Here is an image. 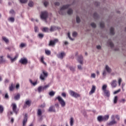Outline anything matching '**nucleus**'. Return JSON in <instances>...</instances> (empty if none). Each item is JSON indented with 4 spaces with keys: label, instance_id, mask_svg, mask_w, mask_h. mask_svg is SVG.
Returning a JSON list of instances; mask_svg holds the SVG:
<instances>
[{
    "label": "nucleus",
    "instance_id": "obj_41",
    "mask_svg": "<svg viewBox=\"0 0 126 126\" xmlns=\"http://www.w3.org/2000/svg\"><path fill=\"white\" fill-rule=\"evenodd\" d=\"M28 1V0H20L21 3H26Z\"/></svg>",
    "mask_w": 126,
    "mask_h": 126
},
{
    "label": "nucleus",
    "instance_id": "obj_19",
    "mask_svg": "<svg viewBox=\"0 0 126 126\" xmlns=\"http://www.w3.org/2000/svg\"><path fill=\"white\" fill-rule=\"evenodd\" d=\"M44 59L45 58H44V56H42L40 59V62L42 63H43L45 65H47V63L44 61Z\"/></svg>",
    "mask_w": 126,
    "mask_h": 126
},
{
    "label": "nucleus",
    "instance_id": "obj_23",
    "mask_svg": "<svg viewBox=\"0 0 126 126\" xmlns=\"http://www.w3.org/2000/svg\"><path fill=\"white\" fill-rule=\"evenodd\" d=\"M56 30H57L56 26H51L50 31H51V32H53L54 31H56Z\"/></svg>",
    "mask_w": 126,
    "mask_h": 126
},
{
    "label": "nucleus",
    "instance_id": "obj_35",
    "mask_svg": "<svg viewBox=\"0 0 126 126\" xmlns=\"http://www.w3.org/2000/svg\"><path fill=\"white\" fill-rule=\"evenodd\" d=\"M10 91H13L14 87H13V84H12L9 88Z\"/></svg>",
    "mask_w": 126,
    "mask_h": 126
},
{
    "label": "nucleus",
    "instance_id": "obj_58",
    "mask_svg": "<svg viewBox=\"0 0 126 126\" xmlns=\"http://www.w3.org/2000/svg\"><path fill=\"white\" fill-rule=\"evenodd\" d=\"M69 69L70 70H71V71H74V69L75 68L73 67H69Z\"/></svg>",
    "mask_w": 126,
    "mask_h": 126
},
{
    "label": "nucleus",
    "instance_id": "obj_28",
    "mask_svg": "<svg viewBox=\"0 0 126 126\" xmlns=\"http://www.w3.org/2000/svg\"><path fill=\"white\" fill-rule=\"evenodd\" d=\"M5 63V60L3 59V57H0V63Z\"/></svg>",
    "mask_w": 126,
    "mask_h": 126
},
{
    "label": "nucleus",
    "instance_id": "obj_49",
    "mask_svg": "<svg viewBox=\"0 0 126 126\" xmlns=\"http://www.w3.org/2000/svg\"><path fill=\"white\" fill-rule=\"evenodd\" d=\"M26 44L25 43H21L20 45V48H24L25 47Z\"/></svg>",
    "mask_w": 126,
    "mask_h": 126
},
{
    "label": "nucleus",
    "instance_id": "obj_32",
    "mask_svg": "<svg viewBox=\"0 0 126 126\" xmlns=\"http://www.w3.org/2000/svg\"><path fill=\"white\" fill-rule=\"evenodd\" d=\"M72 12H73V11H72V9H69L67 11V14H68L69 15H70V14H72Z\"/></svg>",
    "mask_w": 126,
    "mask_h": 126
},
{
    "label": "nucleus",
    "instance_id": "obj_54",
    "mask_svg": "<svg viewBox=\"0 0 126 126\" xmlns=\"http://www.w3.org/2000/svg\"><path fill=\"white\" fill-rule=\"evenodd\" d=\"M118 83L119 86H121V84L122 83V78H120L118 81Z\"/></svg>",
    "mask_w": 126,
    "mask_h": 126
},
{
    "label": "nucleus",
    "instance_id": "obj_57",
    "mask_svg": "<svg viewBox=\"0 0 126 126\" xmlns=\"http://www.w3.org/2000/svg\"><path fill=\"white\" fill-rule=\"evenodd\" d=\"M120 102H121V103H125V102H126V99H125V98H123V99H121V100H120Z\"/></svg>",
    "mask_w": 126,
    "mask_h": 126
},
{
    "label": "nucleus",
    "instance_id": "obj_14",
    "mask_svg": "<svg viewBox=\"0 0 126 126\" xmlns=\"http://www.w3.org/2000/svg\"><path fill=\"white\" fill-rule=\"evenodd\" d=\"M78 61L81 64H82L83 63V57L82 55H80L78 57Z\"/></svg>",
    "mask_w": 126,
    "mask_h": 126
},
{
    "label": "nucleus",
    "instance_id": "obj_1",
    "mask_svg": "<svg viewBox=\"0 0 126 126\" xmlns=\"http://www.w3.org/2000/svg\"><path fill=\"white\" fill-rule=\"evenodd\" d=\"M108 87V86L106 84H104L102 86V90L104 93V96H106V97H109L110 95V91L108 90H107V88Z\"/></svg>",
    "mask_w": 126,
    "mask_h": 126
},
{
    "label": "nucleus",
    "instance_id": "obj_44",
    "mask_svg": "<svg viewBox=\"0 0 126 126\" xmlns=\"http://www.w3.org/2000/svg\"><path fill=\"white\" fill-rule=\"evenodd\" d=\"M76 22L77 23H79V22H80V18H79V17H78V16H76Z\"/></svg>",
    "mask_w": 126,
    "mask_h": 126
},
{
    "label": "nucleus",
    "instance_id": "obj_63",
    "mask_svg": "<svg viewBox=\"0 0 126 126\" xmlns=\"http://www.w3.org/2000/svg\"><path fill=\"white\" fill-rule=\"evenodd\" d=\"M5 98L6 99H8V94H5Z\"/></svg>",
    "mask_w": 126,
    "mask_h": 126
},
{
    "label": "nucleus",
    "instance_id": "obj_47",
    "mask_svg": "<svg viewBox=\"0 0 126 126\" xmlns=\"http://www.w3.org/2000/svg\"><path fill=\"white\" fill-rule=\"evenodd\" d=\"M72 36L73 37H76V36H77V32H73L72 33Z\"/></svg>",
    "mask_w": 126,
    "mask_h": 126
},
{
    "label": "nucleus",
    "instance_id": "obj_5",
    "mask_svg": "<svg viewBox=\"0 0 126 126\" xmlns=\"http://www.w3.org/2000/svg\"><path fill=\"white\" fill-rule=\"evenodd\" d=\"M69 93L72 97H74V98H78L80 97V94L76 92H74L73 91H69Z\"/></svg>",
    "mask_w": 126,
    "mask_h": 126
},
{
    "label": "nucleus",
    "instance_id": "obj_51",
    "mask_svg": "<svg viewBox=\"0 0 126 126\" xmlns=\"http://www.w3.org/2000/svg\"><path fill=\"white\" fill-rule=\"evenodd\" d=\"M10 13L11 14H15V12L13 10V9H11L10 11Z\"/></svg>",
    "mask_w": 126,
    "mask_h": 126
},
{
    "label": "nucleus",
    "instance_id": "obj_39",
    "mask_svg": "<svg viewBox=\"0 0 126 126\" xmlns=\"http://www.w3.org/2000/svg\"><path fill=\"white\" fill-rule=\"evenodd\" d=\"M30 83L32 84V85H33V86H35V85H36L37 84V81L33 82V81H32V80H30Z\"/></svg>",
    "mask_w": 126,
    "mask_h": 126
},
{
    "label": "nucleus",
    "instance_id": "obj_33",
    "mask_svg": "<svg viewBox=\"0 0 126 126\" xmlns=\"http://www.w3.org/2000/svg\"><path fill=\"white\" fill-rule=\"evenodd\" d=\"M34 4V3L32 1H30L29 2V6H30V7H32Z\"/></svg>",
    "mask_w": 126,
    "mask_h": 126
},
{
    "label": "nucleus",
    "instance_id": "obj_55",
    "mask_svg": "<svg viewBox=\"0 0 126 126\" xmlns=\"http://www.w3.org/2000/svg\"><path fill=\"white\" fill-rule=\"evenodd\" d=\"M38 31H39V29L38 28V27H34L35 32H38Z\"/></svg>",
    "mask_w": 126,
    "mask_h": 126
},
{
    "label": "nucleus",
    "instance_id": "obj_6",
    "mask_svg": "<svg viewBox=\"0 0 126 126\" xmlns=\"http://www.w3.org/2000/svg\"><path fill=\"white\" fill-rule=\"evenodd\" d=\"M59 42V39H55L54 40H51L50 41L49 43V46L50 47H54V46L57 44V43Z\"/></svg>",
    "mask_w": 126,
    "mask_h": 126
},
{
    "label": "nucleus",
    "instance_id": "obj_40",
    "mask_svg": "<svg viewBox=\"0 0 126 126\" xmlns=\"http://www.w3.org/2000/svg\"><path fill=\"white\" fill-rule=\"evenodd\" d=\"M100 26L101 28H104V27H105V24L104 23V22L100 23Z\"/></svg>",
    "mask_w": 126,
    "mask_h": 126
},
{
    "label": "nucleus",
    "instance_id": "obj_13",
    "mask_svg": "<svg viewBox=\"0 0 126 126\" xmlns=\"http://www.w3.org/2000/svg\"><path fill=\"white\" fill-rule=\"evenodd\" d=\"M95 90H96V87L94 85H93L92 90L89 93L90 95H91L93 94V93H94Z\"/></svg>",
    "mask_w": 126,
    "mask_h": 126
},
{
    "label": "nucleus",
    "instance_id": "obj_8",
    "mask_svg": "<svg viewBox=\"0 0 126 126\" xmlns=\"http://www.w3.org/2000/svg\"><path fill=\"white\" fill-rule=\"evenodd\" d=\"M41 19H47L48 17V12L47 11L42 12L40 15Z\"/></svg>",
    "mask_w": 126,
    "mask_h": 126
},
{
    "label": "nucleus",
    "instance_id": "obj_37",
    "mask_svg": "<svg viewBox=\"0 0 126 126\" xmlns=\"http://www.w3.org/2000/svg\"><path fill=\"white\" fill-rule=\"evenodd\" d=\"M48 111H49V112H55V110H54V107L51 106L49 108Z\"/></svg>",
    "mask_w": 126,
    "mask_h": 126
},
{
    "label": "nucleus",
    "instance_id": "obj_48",
    "mask_svg": "<svg viewBox=\"0 0 126 126\" xmlns=\"http://www.w3.org/2000/svg\"><path fill=\"white\" fill-rule=\"evenodd\" d=\"M49 4V2H48V1H44V5L45 6V7H47L48 6V5Z\"/></svg>",
    "mask_w": 126,
    "mask_h": 126
},
{
    "label": "nucleus",
    "instance_id": "obj_22",
    "mask_svg": "<svg viewBox=\"0 0 126 126\" xmlns=\"http://www.w3.org/2000/svg\"><path fill=\"white\" fill-rule=\"evenodd\" d=\"M107 44L110 46L111 48L114 47V43H113V42H112L111 40H109L108 41Z\"/></svg>",
    "mask_w": 126,
    "mask_h": 126
},
{
    "label": "nucleus",
    "instance_id": "obj_38",
    "mask_svg": "<svg viewBox=\"0 0 126 126\" xmlns=\"http://www.w3.org/2000/svg\"><path fill=\"white\" fill-rule=\"evenodd\" d=\"M45 54L47 55V56H50L51 55V51L50 50H45Z\"/></svg>",
    "mask_w": 126,
    "mask_h": 126
},
{
    "label": "nucleus",
    "instance_id": "obj_20",
    "mask_svg": "<svg viewBox=\"0 0 126 126\" xmlns=\"http://www.w3.org/2000/svg\"><path fill=\"white\" fill-rule=\"evenodd\" d=\"M37 114L38 117H41V116H42V110H41V109H38L37 110Z\"/></svg>",
    "mask_w": 126,
    "mask_h": 126
},
{
    "label": "nucleus",
    "instance_id": "obj_50",
    "mask_svg": "<svg viewBox=\"0 0 126 126\" xmlns=\"http://www.w3.org/2000/svg\"><path fill=\"white\" fill-rule=\"evenodd\" d=\"M91 77L92 78H95L96 77V74L95 73H92L91 74Z\"/></svg>",
    "mask_w": 126,
    "mask_h": 126
},
{
    "label": "nucleus",
    "instance_id": "obj_17",
    "mask_svg": "<svg viewBox=\"0 0 126 126\" xmlns=\"http://www.w3.org/2000/svg\"><path fill=\"white\" fill-rule=\"evenodd\" d=\"M116 124H117V122L115 120H113L109 123H107V126H113L114 125H116Z\"/></svg>",
    "mask_w": 126,
    "mask_h": 126
},
{
    "label": "nucleus",
    "instance_id": "obj_31",
    "mask_svg": "<svg viewBox=\"0 0 126 126\" xmlns=\"http://www.w3.org/2000/svg\"><path fill=\"white\" fill-rule=\"evenodd\" d=\"M70 125L71 126H73V118L71 117L70 119Z\"/></svg>",
    "mask_w": 126,
    "mask_h": 126
},
{
    "label": "nucleus",
    "instance_id": "obj_59",
    "mask_svg": "<svg viewBox=\"0 0 126 126\" xmlns=\"http://www.w3.org/2000/svg\"><path fill=\"white\" fill-rule=\"evenodd\" d=\"M94 18H96V17H98V14H97V13H94Z\"/></svg>",
    "mask_w": 126,
    "mask_h": 126
},
{
    "label": "nucleus",
    "instance_id": "obj_9",
    "mask_svg": "<svg viewBox=\"0 0 126 126\" xmlns=\"http://www.w3.org/2000/svg\"><path fill=\"white\" fill-rule=\"evenodd\" d=\"M19 62L20 63H22V64H27L28 63V60L26 59V58H22L20 61Z\"/></svg>",
    "mask_w": 126,
    "mask_h": 126
},
{
    "label": "nucleus",
    "instance_id": "obj_36",
    "mask_svg": "<svg viewBox=\"0 0 126 126\" xmlns=\"http://www.w3.org/2000/svg\"><path fill=\"white\" fill-rule=\"evenodd\" d=\"M31 104V101L30 100H27L26 101V105H27L29 107H30V105Z\"/></svg>",
    "mask_w": 126,
    "mask_h": 126
},
{
    "label": "nucleus",
    "instance_id": "obj_18",
    "mask_svg": "<svg viewBox=\"0 0 126 126\" xmlns=\"http://www.w3.org/2000/svg\"><path fill=\"white\" fill-rule=\"evenodd\" d=\"M2 40L5 42L6 44H8L9 43V40L7 39V38L5 37H2Z\"/></svg>",
    "mask_w": 126,
    "mask_h": 126
},
{
    "label": "nucleus",
    "instance_id": "obj_45",
    "mask_svg": "<svg viewBox=\"0 0 126 126\" xmlns=\"http://www.w3.org/2000/svg\"><path fill=\"white\" fill-rule=\"evenodd\" d=\"M92 27H93V28H95L96 27V24L94 23H92L91 24Z\"/></svg>",
    "mask_w": 126,
    "mask_h": 126
},
{
    "label": "nucleus",
    "instance_id": "obj_12",
    "mask_svg": "<svg viewBox=\"0 0 126 126\" xmlns=\"http://www.w3.org/2000/svg\"><path fill=\"white\" fill-rule=\"evenodd\" d=\"M27 120H28L27 114H26L25 115V117H24V119L23 121V126H26V124L27 123Z\"/></svg>",
    "mask_w": 126,
    "mask_h": 126
},
{
    "label": "nucleus",
    "instance_id": "obj_21",
    "mask_svg": "<svg viewBox=\"0 0 126 126\" xmlns=\"http://www.w3.org/2000/svg\"><path fill=\"white\" fill-rule=\"evenodd\" d=\"M19 56V55L18 54H17L14 58H11V61L12 63H13V62H14L15 61H16V59H17V58H18Z\"/></svg>",
    "mask_w": 126,
    "mask_h": 126
},
{
    "label": "nucleus",
    "instance_id": "obj_29",
    "mask_svg": "<svg viewBox=\"0 0 126 126\" xmlns=\"http://www.w3.org/2000/svg\"><path fill=\"white\" fill-rule=\"evenodd\" d=\"M55 94H56V93L54 91H51L49 93V96H55Z\"/></svg>",
    "mask_w": 126,
    "mask_h": 126
},
{
    "label": "nucleus",
    "instance_id": "obj_24",
    "mask_svg": "<svg viewBox=\"0 0 126 126\" xmlns=\"http://www.w3.org/2000/svg\"><path fill=\"white\" fill-rule=\"evenodd\" d=\"M105 69H106V71H107V72H108L109 73H110V72L111 71V68H109V66H108V65H106Z\"/></svg>",
    "mask_w": 126,
    "mask_h": 126
},
{
    "label": "nucleus",
    "instance_id": "obj_26",
    "mask_svg": "<svg viewBox=\"0 0 126 126\" xmlns=\"http://www.w3.org/2000/svg\"><path fill=\"white\" fill-rule=\"evenodd\" d=\"M97 121H99V122H103V116H98Z\"/></svg>",
    "mask_w": 126,
    "mask_h": 126
},
{
    "label": "nucleus",
    "instance_id": "obj_7",
    "mask_svg": "<svg viewBox=\"0 0 126 126\" xmlns=\"http://www.w3.org/2000/svg\"><path fill=\"white\" fill-rule=\"evenodd\" d=\"M70 5L67 4L63 5L60 9V10L59 11V14H62V15H63V10H64V9H66L69 7Z\"/></svg>",
    "mask_w": 126,
    "mask_h": 126
},
{
    "label": "nucleus",
    "instance_id": "obj_53",
    "mask_svg": "<svg viewBox=\"0 0 126 126\" xmlns=\"http://www.w3.org/2000/svg\"><path fill=\"white\" fill-rule=\"evenodd\" d=\"M62 97L65 98V97H66V94H65V93H63L62 94Z\"/></svg>",
    "mask_w": 126,
    "mask_h": 126
},
{
    "label": "nucleus",
    "instance_id": "obj_27",
    "mask_svg": "<svg viewBox=\"0 0 126 126\" xmlns=\"http://www.w3.org/2000/svg\"><path fill=\"white\" fill-rule=\"evenodd\" d=\"M8 21H10V22L13 23L15 21V19H14V17H9L8 19Z\"/></svg>",
    "mask_w": 126,
    "mask_h": 126
},
{
    "label": "nucleus",
    "instance_id": "obj_10",
    "mask_svg": "<svg viewBox=\"0 0 126 126\" xmlns=\"http://www.w3.org/2000/svg\"><path fill=\"white\" fill-rule=\"evenodd\" d=\"M12 110L14 113H15L16 115H17V106L15 103H12Z\"/></svg>",
    "mask_w": 126,
    "mask_h": 126
},
{
    "label": "nucleus",
    "instance_id": "obj_61",
    "mask_svg": "<svg viewBox=\"0 0 126 126\" xmlns=\"http://www.w3.org/2000/svg\"><path fill=\"white\" fill-rule=\"evenodd\" d=\"M20 87V85H19V84H18L16 85V89H18V88H19Z\"/></svg>",
    "mask_w": 126,
    "mask_h": 126
},
{
    "label": "nucleus",
    "instance_id": "obj_64",
    "mask_svg": "<svg viewBox=\"0 0 126 126\" xmlns=\"http://www.w3.org/2000/svg\"><path fill=\"white\" fill-rule=\"evenodd\" d=\"M54 4L55 5H60V2H56L55 3H54Z\"/></svg>",
    "mask_w": 126,
    "mask_h": 126
},
{
    "label": "nucleus",
    "instance_id": "obj_56",
    "mask_svg": "<svg viewBox=\"0 0 126 126\" xmlns=\"http://www.w3.org/2000/svg\"><path fill=\"white\" fill-rule=\"evenodd\" d=\"M3 106H0V113H3Z\"/></svg>",
    "mask_w": 126,
    "mask_h": 126
},
{
    "label": "nucleus",
    "instance_id": "obj_42",
    "mask_svg": "<svg viewBox=\"0 0 126 126\" xmlns=\"http://www.w3.org/2000/svg\"><path fill=\"white\" fill-rule=\"evenodd\" d=\"M67 36L69 39H70V40H71V41H73L74 39L70 36V33L68 32Z\"/></svg>",
    "mask_w": 126,
    "mask_h": 126
},
{
    "label": "nucleus",
    "instance_id": "obj_2",
    "mask_svg": "<svg viewBox=\"0 0 126 126\" xmlns=\"http://www.w3.org/2000/svg\"><path fill=\"white\" fill-rule=\"evenodd\" d=\"M48 75L49 74L47 71L42 70V73L40 74L39 78L41 79V80H45V78H47Z\"/></svg>",
    "mask_w": 126,
    "mask_h": 126
},
{
    "label": "nucleus",
    "instance_id": "obj_3",
    "mask_svg": "<svg viewBox=\"0 0 126 126\" xmlns=\"http://www.w3.org/2000/svg\"><path fill=\"white\" fill-rule=\"evenodd\" d=\"M55 100H58L60 104H61L62 107H64L65 106V101L60 96H58L56 97Z\"/></svg>",
    "mask_w": 126,
    "mask_h": 126
},
{
    "label": "nucleus",
    "instance_id": "obj_46",
    "mask_svg": "<svg viewBox=\"0 0 126 126\" xmlns=\"http://www.w3.org/2000/svg\"><path fill=\"white\" fill-rule=\"evenodd\" d=\"M48 30H49V29L47 28H44L43 29V31L44 32H48Z\"/></svg>",
    "mask_w": 126,
    "mask_h": 126
},
{
    "label": "nucleus",
    "instance_id": "obj_11",
    "mask_svg": "<svg viewBox=\"0 0 126 126\" xmlns=\"http://www.w3.org/2000/svg\"><path fill=\"white\" fill-rule=\"evenodd\" d=\"M57 57L58 58H59V59L63 60V57H65V54L64 53V52H61L57 56Z\"/></svg>",
    "mask_w": 126,
    "mask_h": 126
},
{
    "label": "nucleus",
    "instance_id": "obj_43",
    "mask_svg": "<svg viewBox=\"0 0 126 126\" xmlns=\"http://www.w3.org/2000/svg\"><path fill=\"white\" fill-rule=\"evenodd\" d=\"M38 37H39V38H40V39H42V38L44 37V34H43L42 33H39Z\"/></svg>",
    "mask_w": 126,
    "mask_h": 126
},
{
    "label": "nucleus",
    "instance_id": "obj_25",
    "mask_svg": "<svg viewBox=\"0 0 126 126\" xmlns=\"http://www.w3.org/2000/svg\"><path fill=\"white\" fill-rule=\"evenodd\" d=\"M110 33L111 34V35H114L115 34V32H114V29L113 27H111L110 28Z\"/></svg>",
    "mask_w": 126,
    "mask_h": 126
},
{
    "label": "nucleus",
    "instance_id": "obj_62",
    "mask_svg": "<svg viewBox=\"0 0 126 126\" xmlns=\"http://www.w3.org/2000/svg\"><path fill=\"white\" fill-rule=\"evenodd\" d=\"M12 114H13V113H12V111H9V112H8V116H10V115H12Z\"/></svg>",
    "mask_w": 126,
    "mask_h": 126
},
{
    "label": "nucleus",
    "instance_id": "obj_30",
    "mask_svg": "<svg viewBox=\"0 0 126 126\" xmlns=\"http://www.w3.org/2000/svg\"><path fill=\"white\" fill-rule=\"evenodd\" d=\"M14 99H15V100L20 99V94H18L16 96H14Z\"/></svg>",
    "mask_w": 126,
    "mask_h": 126
},
{
    "label": "nucleus",
    "instance_id": "obj_16",
    "mask_svg": "<svg viewBox=\"0 0 126 126\" xmlns=\"http://www.w3.org/2000/svg\"><path fill=\"white\" fill-rule=\"evenodd\" d=\"M109 118H110V116L109 115H105L104 116H102L103 121L106 122L109 120Z\"/></svg>",
    "mask_w": 126,
    "mask_h": 126
},
{
    "label": "nucleus",
    "instance_id": "obj_4",
    "mask_svg": "<svg viewBox=\"0 0 126 126\" xmlns=\"http://www.w3.org/2000/svg\"><path fill=\"white\" fill-rule=\"evenodd\" d=\"M49 87H50V85H46L43 87L39 86L37 88V91L38 93H41V92L46 90V89H47V88H49Z\"/></svg>",
    "mask_w": 126,
    "mask_h": 126
},
{
    "label": "nucleus",
    "instance_id": "obj_15",
    "mask_svg": "<svg viewBox=\"0 0 126 126\" xmlns=\"http://www.w3.org/2000/svg\"><path fill=\"white\" fill-rule=\"evenodd\" d=\"M111 85L113 88L117 87V80H114L112 81V82L111 83Z\"/></svg>",
    "mask_w": 126,
    "mask_h": 126
},
{
    "label": "nucleus",
    "instance_id": "obj_34",
    "mask_svg": "<svg viewBox=\"0 0 126 126\" xmlns=\"http://www.w3.org/2000/svg\"><path fill=\"white\" fill-rule=\"evenodd\" d=\"M118 102V96H115L114 99V104H117Z\"/></svg>",
    "mask_w": 126,
    "mask_h": 126
},
{
    "label": "nucleus",
    "instance_id": "obj_60",
    "mask_svg": "<svg viewBox=\"0 0 126 126\" xmlns=\"http://www.w3.org/2000/svg\"><path fill=\"white\" fill-rule=\"evenodd\" d=\"M115 118H116V119H117L118 121H120V116H119V115H116Z\"/></svg>",
    "mask_w": 126,
    "mask_h": 126
},
{
    "label": "nucleus",
    "instance_id": "obj_52",
    "mask_svg": "<svg viewBox=\"0 0 126 126\" xmlns=\"http://www.w3.org/2000/svg\"><path fill=\"white\" fill-rule=\"evenodd\" d=\"M119 92H121V89H119L118 90L115 91L114 92V94H118Z\"/></svg>",
    "mask_w": 126,
    "mask_h": 126
}]
</instances>
